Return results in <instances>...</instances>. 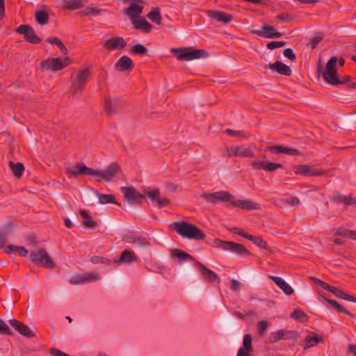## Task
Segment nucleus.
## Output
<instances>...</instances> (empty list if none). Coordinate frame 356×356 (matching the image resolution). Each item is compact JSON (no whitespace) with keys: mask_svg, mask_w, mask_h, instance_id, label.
<instances>
[{"mask_svg":"<svg viewBox=\"0 0 356 356\" xmlns=\"http://www.w3.org/2000/svg\"><path fill=\"white\" fill-rule=\"evenodd\" d=\"M9 323L11 326L22 335L28 338H31L35 336V333L32 332L24 323L16 319H10Z\"/></svg>","mask_w":356,"mask_h":356,"instance_id":"nucleus-19","label":"nucleus"},{"mask_svg":"<svg viewBox=\"0 0 356 356\" xmlns=\"http://www.w3.org/2000/svg\"><path fill=\"white\" fill-rule=\"evenodd\" d=\"M29 257L33 262L45 268L51 269L55 267L54 262L51 260L44 249H40L38 251H31Z\"/></svg>","mask_w":356,"mask_h":356,"instance_id":"nucleus-6","label":"nucleus"},{"mask_svg":"<svg viewBox=\"0 0 356 356\" xmlns=\"http://www.w3.org/2000/svg\"><path fill=\"white\" fill-rule=\"evenodd\" d=\"M131 53L134 55L143 56L147 53V49L142 44H137L131 47Z\"/></svg>","mask_w":356,"mask_h":356,"instance_id":"nucleus-43","label":"nucleus"},{"mask_svg":"<svg viewBox=\"0 0 356 356\" xmlns=\"http://www.w3.org/2000/svg\"><path fill=\"white\" fill-rule=\"evenodd\" d=\"M171 52L177 53V58L178 60H192L199 58H205L209 57V54L205 49H197L193 47L172 48Z\"/></svg>","mask_w":356,"mask_h":356,"instance_id":"nucleus-3","label":"nucleus"},{"mask_svg":"<svg viewBox=\"0 0 356 356\" xmlns=\"http://www.w3.org/2000/svg\"><path fill=\"white\" fill-rule=\"evenodd\" d=\"M69 282L72 284H84L86 282L85 275L80 274L74 275L70 278Z\"/></svg>","mask_w":356,"mask_h":356,"instance_id":"nucleus-49","label":"nucleus"},{"mask_svg":"<svg viewBox=\"0 0 356 356\" xmlns=\"http://www.w3.org/2000/svg\"><path fill=\"white\" fill-rule=\"evenodd\" d=\"M90 70L89 68L80 69L77 71L76 75L72 81L71 89L72 94L81 92L90 76Z\"/></svg>","mask_w":356,"mask_h":356,"instance_id":"nucleus-4","label":"nucleus"},{"mask_svg":"<svg viewBox=\"0 0 356 356\" xmlns=\"http://www.w3.org/2000/svg\"><path fill=\"white\" fill-rule=\"evenodd\" d=\"M134 29L143 30L145 33H149L152 31V25L149 23L144 17L133 19L131 21Z\"/></svg>","mask_w":356,"mask_h":356,"instance_id":"nucleus-27","label":"nucleus"},{"mask_svg":"<svg viewBox=\"0 0 356 356\" xmlns=\"http://www.w3.org/2000/svg\"><path fill=\"white\" fill-rule=\"evenodd\" d=\"M270 279L273 280L275 282V284L285 293V294L290 296L294 293V291L292 289V287L289 284H287L282 278L271 275L270 276Z\"/></svg>","mask_w":356,"mask_h":356,"instance_id":"nucleus-28","label":"nucleus"},{"mask_svg":"<svg viewBox=\"0 0 356 356\" xmlns=\"http://www.w3.org/2000/svg\"><path fill=\"white\" fill-rule=\"evenodd\" d=\"M337 58L333 56L327 61L325 69L323 70L320 64L317 67V72L322 75L323 79L328 83L337 86L349 82L351 77L348 75L343 76L341 79L338 77L337 73Z\"/></svg>","mask_w":356,"mask_h":356,"instance_id":"nucleus-1","label":"nucleus"},{"mask_svg":"<svg viewBox=\"0 0 356 356\" xmlns=\"http://www.w3.org/2000/svg\"><path fill=\"white\" fill-rule=\"evenodd\" d=\"M227 242V241H222L220 239L216 238L213 240L212 245L214 248H222V249L225 250V247H226L225 243Z\"/></svg>","mask_w":356,"mask_h":356,"instance_id":"nucleus-59","label":"nucleus"},{"mask_svg":"<svg viewBox=\"0 0 356 356\" xmlns=\"http://www.w3.org/2000/svg\"><path fill=\"white\" fill-rule=\"evenodd\" d=\"M283 54L285 57L291 61H293L296 58V56L291 48H286L283 51Z\"/></svg>","mask_w":356,"mask_h":356,"instance_id":"nucleus-56","label":"nucleus"},{"mask_svg":"<svg viewBox=\"0 0 356 356\" xmlns=\"http://www.w3.org/2000/svg\"><path fill=\"white\" fill-rule=\"evenodd\" d=\"M332 200L336 203H344L346 205L348 206L349 199L348 196L345 197L341 195H336L333 196Z\"/></svg>","mask_w":356,"mask_h":356,"instance_id":"nucleus-53","label":"nucleus"},{"mask_svg":"<svg viewBox=\"0 0 356 356\" xmlns=\"http://www.w3.org/2000/svg\"><path fill=\"white\" fill-rule=\"evenodd\" d=\"M100 279V276L97 273L91 272L87 275H85V280L86 282L96 281Z\"/></svg>","mask_w":356,"mask_h":356,"instance_id":"nucleus-57","label":"nucleus"},{"mask_svg":"<svg viewBox=\"0 0 356 356\" xmlns=\"http://www.w3.org/2000/svg\"><path fill=\"white\" fill-rule=\"evenodd\" d=\"M295 174L305 176H321L325 174V171L315 168L309 165H298L294 167Z\"/></svg>","mask_w":356,"mask_h":356,"instance_id":"nucleus-14","label":"nucleus"},{"mask_svg":"<svg viewBox=\"0 0 356 356\" xmlns=\"http://www.w3.org/2000/svg\"><path fill=\"white\" fill-rule=\"evenodd\" d=\"M228 230L230 231L232 233L238 234L243 238H245V235H248V234L245 232L243 229H239L238 227H232V228H229Z\"/></svg>","mask_w":356,"mask_h":356,"instance_id":"nucleus-60","label":"nucleus"},{"mask_svg":"<svg viewBox=\"0 0 356 356\" xmlns=\"http://www.w3.org/2000/svg\"><path fill=\"white\" fill-rule=\"evenodd\" d=\"M0 333L1 334H6L10 336H12L13 334V332L8 327V325L0 318Z\"/></svg>","mask_w":356,"mask_h":356,"instance_id":"nucleus-51","label":"nucleus"},{"mask_svg":"<svg viewBox=\"0 0 356 356\" xmlns=\"http://www.w3.org/2000/svg\"><path fill=\"white\" fill-rule=\"evenodd\" d=\"M122 171L121 167L115 162L111 163L104 170H96L95 179L97 182L111 181L118 173Z\"/></svg>","mask_w":356,"mask_h":356,"instance_id":"nucleus-5","label":"nucleus"},{"mask_svg":"<svg viewBox=\"0 0 356 356\" xmlns=\"http://www.w3.org/2000/svg\"><path fill=\"white\" fill-rule=\"evenodd\" d=\"M170 227L183 238L196 241L204 240L206 238V234L200 228L186 221L173 222Z\"/></svg>","mask_w":356,"mask_h":356,"instance_id":"nucleus-2","label":"nucleus"},{"mask_svg":"<svg viewBox=\"0 0 356 356\" xmlns=\"http://www.w3.org/2000/svg\"><path fill=\"white\" fill-rule=\"evenodd\" d=\"M124 106V103L119 99L112 100L110 97H106L104 102V111L108 116H112L116 114L119 108Z\"/></svg>","mask_w":356,"mask_h":356,"instance_id":"nucleus-15","label":"nucleus"},{"mask_svg":"<svg viewBox=\"0 0 356 356\" xmlns=\"http://www.w3.org/2000/svg\"><path fill=\"white\" fill-rule=\"evenodd\" d=\"M268 150L271 152H275L277 154H286L289 155H295V156H301L302 153L300 152L298 149L292 148L283 147L282 145H272L268 147Z\"/></svg>","mask_w":356,"mask_h":356,"instance_id":"nucleus-22","label":"nucleus"},{"mask_svg":"<svg viewBox=\"0 0 356 356\" xmlns=\"http://www.w3.org/2000/svg\"><path fill=\"white\" fill-rule=\"evenodd\" d=\"M16 32L24 35L25 40L30 43L40 44L42 42V39L36 35L35 30L30 25L22 24L17 28Z\"/></svg>","mask_w":356,"mask_h":356,"instance_id":"nucleus-11","label":"nucleus"},{"mask_svg":"<svg viewBox=\"0 0 356 356\" xmlns=\"http://www.w3.org/2000/svg\"><path fill=\"white\" fill-rule=\"evenodd\" d=\"M127 46L125 40L122 37H113L106 40L104 47L108 51L120 50Z\"/></svg>","mask_w":356,"mask_h":356,"instance_id":"nucleus-16","label":"nucleus"},{"mask_svg":"<svg viewBox=\"0 0 356 356\" xmlns=\"http://www.w3.org/2000/svg\"><path fill=\"white\" fill-rule=\"evenodd\" d=\"M349 232H350V230H348V229H347L346 228L339 227V228L337 229L336 234L338 235V236H341L348 238Z\"/></svg>","mask_w":356,"mask_h":356,"instance_id":"nucleus-64","label":"nucleus"},{"mask_svg":"<svg viewBox=\"0 0 356 356\" xmlns=\"http://www.w3.org/2000/svg\"><path fill=\"white\" fill-rule=\"evenodd\" d=\"M134 67V63L127 56H122L115 63V68L118 71L124 72L131 70Z\"/></svg>","mask_w":356,"mask_h":356,"instance_id":"nucleus-23","label":"nucleus"},{"mask_svg":"<svg viewBox=\"0 0 356 356\" xmlns=\"http://www.w3.org/2000/svg\"><path fill=\"white\" fill-rule=\"evenodd\" d=\"M268 322L261 321L258 322V332L259 335H263L268 326Z\"/></svg>","mask_w":356,"mask_h":356,"instance_id":"nucleus-55","label":"nucleus"},{"mask_svg":"<svg viewBox=\"0 0 356 356\" xmlns=\"http://www.w3.org/2000/svg\"><path fill=\"white\" fill-rule=\"evenodd\" d=\"M143 7L135 3H131L129 7L124 10V14L129 16L132 21L136 19L143 13Z\"/></svg>","mask_w":356,"mask_h":356,"instance_id":"nucleus-26","label":"nucleus"},{"mask_svg":"<svg viewBox=\"0 0 356 356\" xmlns=\"http://www.w3.org/2000/svg\"><path fill=\"white\" fill-rule=\"evenodd\" d=\"M253 314H254V312L252 310H249L245 314H242V313H241L239 312H235L234 313V315L235 316H236L237 318H240L241 320H243L245 316H251V315H253Z\"/></svg>","mask_w":356,"mask_h":356,"instance_id":"nucleus-63","label":"nucleus"},{"mask_svg":"<svg viewBox=\"0 0 356 356\" xmlns=\"http://www.w3.org/2000/svg\"><path fill=\"white\" fill-rule=\"evenodd\" d=\"M251 165L256 170H265L268 172H273L278 168H282L283 165L278 163H273L265 161H254Z\"/></svg>","mask_w":356,"mask_h":356,"instance_id":"nucleus-17","label":"nucleus"},{"mask_svg":"<svg viewBox=\"0 0 356 356\" xmlns=\"http://www.w3.org/2000/svg\"><path fill=\"white\" fill-rule=\"evenodd\" d=\"M52 58H48L46 60H42L40 63V68L43 71L52 70L54 72H56L54 68V64Z\"/></svg>","mask_w":356,"mask_h":356,"instance_id":"nucleus-44","label":"nucleus"},{"mask_svg":"<svg viewBox=\"0 0 356 356\" xmlns=\"http://www.w3.org/2000/svg\"><path fill=\"white\" fill-rule=\"evenodd\" d=\"M147 17L156 24H161V10L159 7L154 8L147 15Z\"/></svg>","mask_w":356,"mask_h":356,"instance_id":"nucleus-35","label":"nucleus"},{"mask_svg":"<svg viewBox=\"0 0 356 356\" xmlns=\"http://www.w3.org/2000/svg\"><path fill=\"white\" fill-rule=\"evenodd\" d=\"M200 273L202 278L209 284L215 282L220 283V279L219 276L213 270H210L204 264L200 261H195V266Z\"/></svg>","mask_w":356,"mask_h":356,"instance_id":"nucleus-10","label":"nucleus"},{"mask_svg":"<svg viewBox=\"0 0 356 356\" xmlns=\"http://www.w3.org/2000/svg\"><path fill=\"white\" fill-rule=\"evenodd\" d=\"M286 44V42L282 41H272L267 43L266 47L270 50H273L277 48L284 47Z\"/></svg>","mask_w":356,"mask_h":356,"instance_id":"nucleus-50","label":"nucleus"},{"mask_svg":"<svg viewBox=\"0 0 356 356\" xmlns=\"http://www.w3.org/2000/svg\"><path fill=\"white\" fill-rule=\"evenodd\" d=\"M200 197L211 203L216 202H229L234 198L233 195L228 191H218L213 193H204L200 195Z\"/></svg>","mask_w":356,"mask_h":356,"instance_id":"nucleus-9","label":"nucleus"},{"mask_svg":"<svg viewBox=\"0 0 356 356\" xmlns=\"http://www.w3.org/2000/svg\"><path fill=\"white\" fill-rule=\"evenodd\" d=\"M171 256L173 258L179 259L180 264L183 261H189L193 262L194 266H195V261H198L193 256L180 249L172 250Z\"/></svg>","mask_w":356,"mask_h":356,"instance_id":"nucleus-24","label":"nucleus"},{"mask_svg":"<svg viewBox=\"0 0 356 356\" xmlns=\"http://www.w3.org/2000/svg\"><path fill=\"white\" fill-rule=\"evenodd\" d=\"M99 202L102 204H106L108 203H113L118 205H120L119 203L117 202L115 197L112 194H98Z\"/></svg>","mask_w":356,"mask_h":356,"instance_id":"nucleus-40","label":"nucleus"},{"mask_svg":"<svg viewBox=\"0 0 356 356\" xmlns=\"http://www.w3.org/2000/svg\"><path fill=\"white\" fill-rule=\"evenodd\" d=\"M79 172L80 175H93L95 177L96 170L87 167L83 163H79Z\"/></svg>","mask_w":356,"mask_h":356,"instance_id":"nucleus-45","label":"nucleus"},{"mask_svg":"<svg viewBox=\"0 0 356 356\" xmlns=\"http://www.w3.org/2000/svg\"><path fill=\"white\" fill-rule=\"evenodd\" d=\"M323 33H318L317 35L314 36L310 41V44L312 49L316 48L318 44L323 40Z\"/></svg>","mask_w":356,"mask_h":356,"instance_id":"nucleus-52","label":"nucleus"},{"mask_svg":"<svg viewBox=\"0 0 356 356\" xmlns=\"http://www.w3.org/2000/svg\"><path fill=\"white\" fill-rule=\"evenodd\" d=\"M137 260V257L136 256L134 251H131L129 250H124L122 252L120 257L118 259L114 260L115 263H132Z\"/></svg>","mask_w":356,"mask_h":356,"instance_id":"nucleus-30","label":"nucleus"},{"mask_svg":"<svg viewBox=\"0 0 356 356\" xmlns=\"http://www.w3.org/2000/svg\"><path fill=\"white\" fill-rule=\"evenodd\" d=\"M63 7L65 9L74 10L83 7V3L82 0L65 1Z\"/></svg>","mask_w":356,"mask_h":356,"instance_id":"nucleus-36","label":"nucleus"},{"mask_svg":"<svg viewBox=\"0 0 356 356\" xmlns=\"http://www.w3.org/2000/svg\"><path fill=\"white\" fill-rule=\"evenodd\" d=\"M245 238L252 241L254 245L260 248L270 250V248L268 247L267 242L260 236H254L248 234V235L245 236Z\"/></svg>","mask_w":356,"mask_h":356,"instance_id":"nucleus-31","label":"nucleus"},{"mask_svg":"<svg viewBox=\"0 0 356 356\" xmlns=\"http://www.w3.org/2000/svg\"><path fill=\"white\" fill-rule=\"evenodd\" d=\"M90 261L92 263V264H105V265H111V261L106 258V257H101V256H92L91 258H90Z\"/></svg>","mask_w":356,"mask_h":356,"instance_id":"nucleus-48","label":"nucleus"},{"mask_svg":"<svg viewBox=\"0 0 356 356\" xmlns=\"http://www.w3.org/2000/svg\"><path fill=\"white\" fill-rule=\"evenodd\" d=\"M324 300L327 302L338 313H343L351 318H354L353 314H351L345 307L341 305L337 300H330L326 298H324Z\"/></svg>","mask_w":356,"mask_h":356,"instance_id":"nucleus-33","label":"nucleus"},{"mask_svg":"<svg viewBox=\"0 0 356 356\" xmlns=\"http://www.w3.org/2000/svg\"><path fill=\"white\" fill-rule=\"evenodd\" d=\"M66 172L74 177L80 175V172H79V163L75 166L67 168Z\"/></svg>","mask_w":356,"mask_h":356,"instance_id":"nucleus-58","label":"nucleus"},{"mask_svg":"<svg viewBox=\"0 0 356 356\" xmlns=\"http://www.w3.org/2000/svg\"><path fill=\"white\" fill-rule=\"evenodd\" d=\"M225 250H229L234 253L238 254H246L250 255L251 253L250 251L245 247V245L236 243L235 242L232 241H227L225 243Z\"/></svg>","mask_w":356,"mask_h":356,"instance_id":"nucleus-25","label":"nucleus"},{"mask_svg":"<svg viewBox=\"0 0 356 356\" xmlns=\"http://www.w3.org/2000/svg\"><path fill=\"white\" fill-rule=\"evenodd\" d=\"M299 337L300 334L296 330H280L270 334L268 342L274 343L282 339H294Z\"/></svg>","mask_w":356,"mask_h":356,"instance_id":"nucleus-12","label":"nucleus"},{"mask_svg":"<svg viewBox=\"0 0 356 356\" xmlns=\"http://www.w3.org/2000/svg\"><path fill=\"white\" fill-rule=\"evenodd\" d=\"M127 240L129 243H136L140 246H146L149 244L148 240L143 236H131L127 237Z\"/></svg>","mask_w":356,"mask_h":356,"instance_id":"nucleus-42","label":"nucleus"},{"mask_svg":"<svg viewBox=\"0 0 356 356\" xmlns=\"http://www.w3.org/2000/svg\"><path fill=\"white\" fill-rule=\"evenodd\" d=\"M56 71H60L65 67H67L71 63V59L69 57H65L64 59L60 58H52Z\"/></svg>","mask_w":356,"mask_h":356,"instance_id":"nucleus-34","label":"nucleus"},{"mask_svg":"<svg viewBox=\"0 0 356 356\" xmlns=\"http://www.w3.org/2000/svg\"><path fill=\"white\" fill-rule=\"evenodd\" d=\"M120 190L124 194V200L131 204L140 205L145 198V195L138 192L134 187L122 186Z\"/></svg>","mask_w":356,"mask_h":356,"instance_id":"nucleus-8","label":"nucleus"},{"mask_svg":"<svg viewBox=\"0 0 356 356\" xmlns=\"http://www.w3.org/2000/svg\"><path fill=\"white\" fill-rule=\"evenodd\" d=\"M323 341V338L322 336H318L314 332H310V334L306 336L305 338V344L304 346V349L307 350L311 347L315 346Z\"/></svg>","mask_w":356,"mask_h":356,"instance_id":"nucleus-29","label":"nucleus"},{"mask_svg":"<svg viewBox=\"0 0 356 356\" xmlns=\"http://www.w3.org/2000/svg\"><path fill=\"white\" fill-rule=\"evenodd\" d=\"M19 246L8 245L5 247V252L8 254H14L19 251Z\"/></svg>","mask_w":356,"mask_h":356,"instance_id":"nucleus-62","label":"nucleus"},{"mask_svg":"<svg viewBox=\"0 0 356 356\" xmlns=\"http://www.w3.org/2000/svg\"><path fill=\"white\" fill-rule=\"evenodd\" d=\"M143 193V195H145V197H147L152 203L159 208L164 207L170 204V200L168 198L161 195L159 188H145Z\"/></svg>","mask_w":356,"mask_h":356,"instance_id":"nucleus-7","label":"nucleus"},{"mask_svg":"<svg viewBox=\"0 0 356 356\" xmlns=\"http://www.w3.org/2000/svg\"><path fill=\"white\" fill-rule=\"evenodd\" d=\"M230 206L245 210H257L260 209L259 204L250 200H234L230 201Z\"/></svg>","mask_w":356,"mask_h":356,"instance_id":"nucleus-18","label":"nucleus"},{"mask_svg":"<svg viewBox=\"0 0 356 356\" xmlns=\"http://www.w3.org/2000/svg\"><path fill=\"white\" fill-rule=\"evenodd\" d=\"M207 13L208 16L211 19H216L218 22L224 24H229L233 18L231 14L226 13L223 11L208 10Z\"/></svg>","mask_w":356,"mask_h":356,"instance_id":"nucleus-21","label":"nucleus"},{"mask_svg":"<svg viewBox=\"0 0 356 356\" xmlns=\"http://www.w3.org/2000/svg\"><path fill=\"white\" fill-rule=\"evenodd\" d=\"M252 339L250 334H245L243 341V347L241 348H243L245 350H247L248 352H252L253 348L252 345Z\"/></svg>","mask_w":356,"mask_h":356,"instance_id":"nucleus-46","label":"nucleus"},{"mask_svg":"<svg viewBox=\"0 0 356 356\" xmlns=\"http://www.w3.org/2000/svg\"><path fill=\"white\" fill-rule=\"evenodd\" d=\"M237 156L253 158L254 157V153L250 147L237 146Z\"/></svg>","mask_w":356,"mask_h":356,"instance_id":"nucleus-39","label":"nucleus"},{"mask_svg":"<svg viewBox=\"0 0 356 356\" xmlns=\"http://www.w3.org/2000/svg\"><path fill=\"white\" fill-rule=\"evenodd\" d=\"M15 225L13 222H8L3 230L0 231L1 233L4 234L6 236V239L7 240V235L11 234L13 231Z\"/></svg>","mask_w":356,"mask_h":356,"instance_id":"nucleus-54","label":"nucleus"},{"mask_svg":"<svg viewBox=\"0 0 356 356\" xmlns=\"http://www.w3.org/2000/svg\"><path fill=\"white\" fill-rule=\"evenodd\" d=\"M82 223L86 227L88 228H92L97 225V221L91 220L90 218L83 220Z\"/></svg>","mask_w":356,"mask_h":356,"instance_id":"nucleus-61","label":"nucleus"},{"mask_svg":"<svg viewBox=\"0 0 356 356\" xmlns=\"http://www.w3.org/2000/svg\"><path fill=\"white\" fill-rule=\"evenodd\" d=\"M35 20L40 25H44L49 22V14L44 10H38L35 13Z\"/></svg>","mask_w":356,"mask_h":356,"instance_id":"nucleus-37","label":"nucleus"},{"mask_svg":"<svg viewBox=\"0 0 356 356\" xmlns=\"http://www.w3.org/2000/svg\"><path fill=\"white\" fill-rule=\"evenodd\" d=\"M251 33L264 38H279L282 36V33L279 32L274 26L270 25H264L261 27L260 30H252Z\"/></svg>","mask_w":356,"mask_h":356,"instance_id":"nucleus-13","label":"nucleus"},{"mask_svg":"<svg viewBox=\"0 0 356 356\" xmlns=\"http://www.w3.org/2000/svg\"><path fill=\"white\" fill-rule=\"evenodd\" d=\"M291 317L298 321L306 323L309 321V316L303 311L295 309L291 314Z\"/></svg>","mask_w":356,"mask_h":356,"instance_id":"nucleus-38","label":"nucleus"},{"mask_svg":"<svg viewBox=\"0 0 356 356\" xmlns=\"http://www.w3.org/2000/svg\"><path fill=\"white\" fill-rule=\"evenodd\" d=\"M102 10L98 8H86L81 12H80L81 15L84 16H90V15H98L101 14Z\"/></svg>","mask_w":356,"mask_h":356,"instance_id":"nucleus-47","label":"nucleus"},{"mask_svg":"<svg viewBox=\"0 0 356 356\" xmlns=\"http://www.w3.org/2000/svg\"><path fill=\"white\" fill-rule=\"evenodd\" d=\"M330 293H333L335 296H337L338 298H340L341 299L356 303V297L353 296L346 293L343 290L339 289L335 286H333Z\"/></svg>","mask_w":356,"mask_h":356,"instance_id":"nucleus-32","label":"nucleus"},{"mask_svg":"<svg viewBox=\"0 0 356 356\" xmlns=\"http://www.w3.org/2000/svg\"><path fill=\"white\" fill-rule=\"evenodd\" d=\"M10 166L12 169L13 175L16 177L20 178L22 176L23 172L24 170V166L23 163H14L13 161H10Z\"/></svg>","mask_w":356,"mask_h":356,"instance_id":"nucleus-41","label":"nucleus"},{"mask_svg":"<svg viewBox=\"0 0 356 356\" xmlns=\"http://www.w3.org/2000/svg\"><path fill=\"white\" fill-rule=\"evenodd\" d=\"M266 68H269L273 71H275L280 74L289 76L292 74V70L287 65L280 60H276L274 63L269 64Z\"/></svg>","mask_w":356,"mask_h":356,"instance_id":"nucleus-20","label":"nucleus"}]
</instances>
